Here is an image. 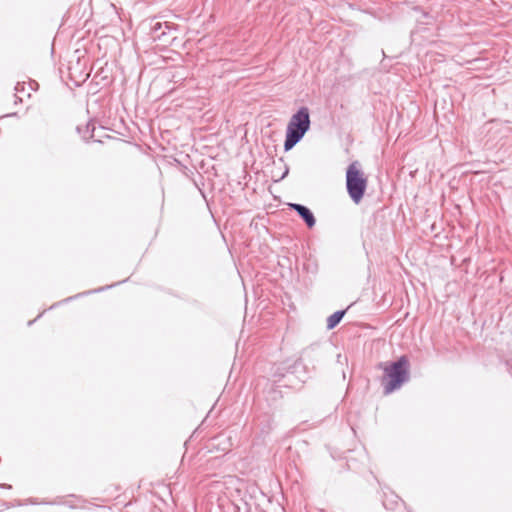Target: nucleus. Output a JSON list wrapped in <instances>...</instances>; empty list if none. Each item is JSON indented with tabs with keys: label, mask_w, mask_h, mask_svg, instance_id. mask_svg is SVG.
I'll use <instances>...</instances> for the list:
<instances>
[{
	"label": "nucleus",
	"mask_w": 512,
	"mask_h": 512,
	"mask_svg": "<svg viewBox=\"0 0 512 512\" xmlns=\"http://www.w3.org/2000/svg\"><path fill=\"white\" fill-rule=\"evenodd\" d=\"M162 28V23L160 22H156L152 27H151V30L153 32V37H157V38H160L162 35L165 34V32H161L160 34L158 33L159 30H161Z\"/></svg>",
	"instance_id": "obj_6"
},
{
	"label": "nucleus",
	"mask_w": 512,
	"mask_h": 512,
	"mask_svg": "<svg viewBox=\"0 0 512 512\" xmlns=\"http://www.w3.org/2000/svg\"><path fill=\"white\" fill-rule=\"evenodd\" d=\"M288 172H289V169L286 167L285 172L281 176V179H283L288 174Z\"/></svg>",
	"instance_id": "obj_8"
},
{
	"label": "nucleus",
	"mask_w": 512,
	"mask_h": 512,
	"mask_svg": "<svg viewBox=\"0 0 512 512\" xmlns=\"http://www.w3.org/2000/svg\"><path fill=\"white\" fill-rule=\"evenodd\" d=\"M15 90H16V92L24 91V83L23 84L17 83Z\"/></svg>",
	"instance_id": "obj_7"
},
{
	"label": "nucleus",
	"mask_w": 512,
	"mask_h": 512,
	"mask_svg": "<svg viewBox=\"0 0 512 512\" xmlns=\"http://www.w3.org/2000/svg\"><path fill=\"white\" fill-rule=\"evenodd\" d=\"M346 188L353 202L360 203L367 188V178L358 161L352 162L346 170Z\"/></svg>",
	"instance_id": "obj_3"
},
{
	"label": "nucleus",
	"mask_w": 512,
	"mask_h": 512,
	"mask_svg": "<svg viewBox=\"0 0 512 512\" xmlns=\"http://www.w3.org/2000/svg\"><path fill=\"white\" fill-rule=\"evenodd\" d=\"M384 371L382 385L386 395L399 389L409 378V360L406 356H401L397 361L392 363L380 364Z\"/></svg>",
	"instance_id": "obj_1"
},
{
	"label": "nucleus",
	"mask_w": 512,
	"mask_h": 512,
	"mask_svg": "<svg viewBox=\"0 0 512 512\" xmlns=\"http://www.w3.org/2000/svg\"><path fill=\"white\" fill-rule=\"evenodd\" d=\"M345 315V310H339L334 312L332 315H330L327 318V328L333 329L335 328L339 322L342 320L343 316Z\"/></svg>",
	"instance_id": "obj_5"
},
{
	"label": "nucleus",
	"mask_w": 512,
	"mask_h": 512,
	"mask_svg": "<svg viewBox=\"0 0 512 512\" xmlns=\"http://www.w3.org/2000/svg\"><path fill=\"white\" fill-rule=\"evenodd\" d=\"M310 128V114L307 107H301L292 115L286 130L284 150H291Z\"/></svg>",
	"instance_id": "obj_2"
},
{
	"label": "nucleus",
	"mask_w": 512,
	"mask_h": 512,
	"mask_svg": "<svg viewBox=\"0 0 512 512\" xmlns=\"http://www.w3.org/2000/svg\"><path fill=\"white\" fill-rule=\"evenodd\" d=\"M290 207L299 214L309 228H312L315 225V217L309 208L296 203L290 204Z\"/></svg>",
	"instance_id": "obj_4"
}]
</instances>
